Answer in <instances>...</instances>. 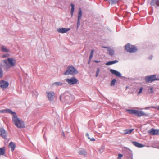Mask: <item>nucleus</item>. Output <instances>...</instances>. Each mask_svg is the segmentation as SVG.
<instances>
[{"label":"nucleus","mask_w":159,"mask_h":159,"mask_svg":"<svg viewBox=\"0 0 159 159\" xmlns=\"http://www.w3.org/2000/svg\"><path fill=\"white\" fill-rule=\"evenodd\" d=\"M94 61L97 63L100 62V61H98V60H94Z\"/></svg>","instance_id":"nucleus-43"},{"label":"nucleus","mask_w":159,"mask_h":159,"mask_svg":"<svg viewBox=\"0 0 159 159\" xmlns=\"http://www.w3.org/2000/svg\"><path fill=\"white\" fill-rule=\"evenodd\" d=\"M68 84L65 83H62V84L61 86H62L63 87H66L67 86Z\"/></svg>","instance_id":"nucleus-37"},{"label":"nucleus","mask_w":159,"mask_h":159,"mask_svg":"<svg viewBox=\"0 0 159 159\" xmlns=\"http://www.w3.org/2000/svg\"><path fill=\"white\" fill-rule=\"evenodd\" d=\"M143 89V87H141L140 88L139 91L138 93V95H139L140 93H141Z\"/></svg>","instance_id":"nucleus-35"},{"label":"nucleus","mask_w":159,"mask_h":159,"mask_svg":"<svg viewBox=\"0 0 159 159\" xmlns=\"http://www.w3.org/2000/svg\"><path fill=\"white\" fill-rule=\"evenodd\" d=\"M47 97L49 100L51 101L53 99V97L54 95V93L53 92H47Z\"/></svg>","instance_id":"nucleus-15"},{"label":"nucleus","mask_w":159,"mask_h":159,"mask_svg":"<svg viewBox=\"0 0 159 159\" xmlns=\"http://www.w3.org/2000/svg\"><path fill=\"white\" fill-rule=\"evenodd\" d=\"M132 144L138 148H142L144 146V145L142 144L139 143L137 142L133 141L132 142Z\"/></svg>","instance_id":"nucleus-19"},{"label":"nucleus","mask_w":159,"mask_h":159,"mask_svg":"<svg viewBox=\"0 0 159 159\" xmlns=\"http://www.w3.org/2000/svg\"><path fill=\"white\" fill-rule=\"evenodd\" d=\"M103 149H104V147L103 146H102L101 147V148L99 149V151L101 152H102Z\"/></svg>","instance_id":"nucleus-39"},{"label":"nucleus","mask_w":159,"mask_h":159,"mask_svg":"<svg viewBox=\"0 0 159 159\" xmlns=\"http://www.w3.org/2000/svg\"><path fill=\"white\" fill-rule=\"evenodd\" d=\"M70 29L69 28H59L57 29V31L61 33H64L67 32L70 30Z\"/></svg>","instance_id":"nucleus-14"},{"label":"nucleus","mask_w":159,"mask_h":159,"mask_svg":"<svg viewBox=\"0 0 159 159\" xmlns=\"http://www.w3.org/2000/svg\"><path fill=\"white\" fill-rule=\"evenodd\" d=\"M150 4L155 8L159 7V0H152L150 2Z\"/></svg>","instance_id":"nucleus-12"},{"label":"nucleus","mask_w":159,"mask_h":159,"mask_svg":"<svg viewBox=\"0 0 159 159\" xmlns=\"http://www.w3.org/2000/svg\"><path fill=\"white\" fill-rule=\"evenodd\" d=\"M86 136L89 139L90 138V137H89V134H88V133H87L86 134Z\"/></svg>","instance_id":"nucleus-40"},{"label":"nucleus","mask_w":159,"mask_h":159,"mask_svg":"<svg viewBox=\"0 0 159 159\" xmlns=\"http://www.w3.org/2000/svg\"><path fill=\"white\" fill-rule=\"evenodd\" d=\"M0 66L1 67H4L6 69L10 68V66L8 64V62L7 59L3 60L1 62Z\"/></svg>","instance_id":"nucleus-8"},{"label":"nucleus","mask_w":159,"mask_h":159,"mask_svg":"<svg viewBox=\"0 0 159 159\" xmlns=\"http://www.w3.org/2000/svg\"><path fill=\"white\" fill-rule=\"evenodd\" d=\"M9 85L8 83L3 80H1L0 81V87L2 88H6Z\"/></svg>","instance_id":"nucleus-10"},{"label":"nucleus","mask_w":159,"mask_h":159,"mask_svg":"<svg viewBox=\"0 0 159 159\" xmlns=\"http://www.w3.org/2000/svg\"><path fill=\"white\" fill-rule=\"evenodd\" d=\"M145 80L146 82L151 83L155 80H159V78H157L156 75H153L145 76Z\"/></svg>","instance_id":"nucleus-6"},{"label":"nucleus","mask_w":159,"mask_h":159,"mask_svg":"<svg viewBox=\"0 0 159 159\" xmlns=\"http://www.w3.org/2000/svg\"><path fill=\"white\" fill-rule=\"evenodd\" d=\"M6 57V56L5 55H4L3 56V57Z\"/></svg>","instance_id":"nucleus-50"},{"label":"nucleus","mask_w":159,"mask_h":159,"mask_svg":"<svg viewBox=\"0 0 159 159\" xmlns=\"http://www.w3.org/2000/svg\"><path fill=\"white\" fill-rule=\"evenodd\" d=\"M152 57H153L152 55H151L150 56V57H149L148 59L150 60H151L152 58Z\"/></svg>","instance_id":"nucleus-42"},{"label":"nucleus","mask_w":159,"mask_h":159,"mask_svg":"<svg viewBox=\"0 0 159 159\" xmlns=\"http://www.w3.org/2000/svg\"><path fill=\"white\" fill-rule=\"evenodd\" d=\"M123 156V155L121 154H119L117 159H121L122 157Z\"/></svg>","instance_id":"nucleus-36"},{"label":"nucleus","mask_w":159,"mask_h":159,"mask_svg":"<svg viewBox=\"0 0 159 159\" xmlns=\"http://www.w3.org/2000/svg\"><path fill=\"white\" fill-rule=\"evenodd\" d=\"M61 101L69 104L72 100V98L70 97V94L69 93H65L60 96Z\"/></svg>","instance_id":"nucleus-3"},{"label":"nucleus","mask_w":159,"mask_h":159,"mask_svg":"<svg viewBox=\"0 0 159 159\" xmlns=\"http://www.w3.org/2000/svg\"><path fill=\"white\" fill-rule=\"evenodd\" d=\"M70 6L71 7V11H70V13H71V17H72L73 16V13H74V5L73 4L71 3L70 4Z\"/></svg>","instance_id":"nucleus-26"},{"label":"nucleus","mask_w":159,"mask_h":159,"mask_svg":"<svg viewBox=\"0 0 159 159\" xmlns=\"http://www.w3.org/2000/svg\"><path fill=\"white\" fill-rule=\"evenodd\" d=\"M90 139V140L91 141H95V139L93 138V137H92V138H90V139Z\"/></svg>","instance_id":"nucleus-38"},{"label":"nucleus","mask_w":159,"mask_h":159,"mask_svg":"<svg viewBox=\"0 0 159 159\" xmlns=\"http://www.w3.org/2000/svg\"><path fill=\"white\" fill-rule=\"evenodd\" d=\"M82 16V11L80 8L79 9L78 14V19H80Z\"/></svg>","instance_id":"nucleus-25"},{"label":"nucleus","mask_w":159,"mask_h":159,"mask_svg":"<svg viewBox=\"0 0 159 159\" xmlns=\"http://www.w3.org/2000/svg\"><path fill=\"white\" fill-rule=\"evenodd\" d=\"M128 158H131V159H133V154L131 151H129L128 153V155L127 156Z\"/></svg>","instance_id":"nucleus-32"},{"label":"nucleus","mask_w":159,"mask_h":159,"mask_svg":"<svg viewBox=\"0 0 159 159\" xmlns=\"http://www.w3.org/2000/svg\"><path fill=\"white\" fill-rule=\"evenodd\" d=\"M9 113L12 115L15 114V112L12 111L11 109L7 108L3 110H0V113Z\"/></svg>","instance_id":"nucleus-16"},{"label":"nucleus","mask_w":159,"mask_h":159,"mask_svg":"<svg viewBox=\"0 0 159 159\" xmlns=\"http://www.w3.org/2000/svg\"><path fill=\"white\" fill-rule=\"evenodd\" d=\"M0 135L3 138H7V132L3 128H0Z\"/></svg>","instance_id":"nucleus-9"},{"label":"nucleus","mask_w":159,"mask_h":159,"mask_svg":"<svg viewBox=\"0 0 159 159\" xmlns=\"http://www.w3.org/2000/svg\"><path fill=\"white\" fill-rule=\"evenodd\" d=\"M78 73L79 72L77 70L72 66H71L67 67V70L64 74L66 75H73L76 74Z\"/></svg>","instance_id":"nucleus-4"},{"label":"nucleus","mask_w":159,"mask_h":159,"mask_svg":"<svg viewBox=\"0 0 159 159\" xmlns=\"http://www.w3.org/2000/svg\"><path fill=\"white\" fill-rule=\"evenodd\" d=\"M1 50L3 52H9V49H7L4 46L2 45L1 47Z\"/></svg>","instance_id":"nucleus-27"},{"label":"nucleus","mask_w":159,"mask_h":159,"mask_svg":"<svg viewBox=\"0 0 159 159\" xmlns=\"http://www.w3.org/2000/svg\"><path fill=\"white\" fill-rule=\"evenodd\" d=\"M62 84V82L61 81L56 82L53 83L52 84V86H53L54 85H55L56 86H61Z\"/></svg>","instance_id":"nucleus-24"},{"label":"nucleus","mask_w":159,"mask_h":159,"mask_svg":"<svg viewBox=\"0 0 159 159\" xmlns=\"http://www.w3.org/2000/svg\"><path fill=\"white\" fill-rule=\"evenodd\" d=\"M105 48H107V51L108 52V54L110 56H112L114 54V51L113 49L109 47H104Z\"/></svg>","instance_id":"nucleus-20"},{"label":"nucleus","mask_w":159,"mask_h":159,"mask_svg":"<svg viewBox=\"0 0 159 159\" xmlns=\"http://www.w3.org/2000/svg\"><path fill=\"white\" fill-rule=\"evenodd\" d=\"M12 120L15 126L18 128H25L24 122L17 117L16 113L12 115Z\"/></svg>","instance_id":"nucleus-1"},{"label":"nucleus","mask_w":159,"mask_h":159,"mask_svg":"<svg viewBox=\"0 0 159 159\" xmlns=\"http://www.w3.org/2000/svg\"><path fill=\"white\" fill-rule=\"evenodd\" d=\"M148 133L149 134L153 135H157L159 134V130H155L154 129H152L149 131Z\"/></svg>","instance_id":"nucleus-17"},{"label":"nucleus","mask_w":159,"mask_h":159,"mask_svg":"<svg viewBox=\"0 0 159 159\" xmlns=\"http://www.w3.org/2000/svg\"><path fill=\"white\" fill-rule=\"evenodd\" d=\"M3 75V71L2 67L0 66V78H2Z\"/></svg>","instance_id":"nucleus-30"},{"label":"nucleus","mask_w":159,"mask_h":159,"mask_svg":"<svg viewBox=\"0 0 159 159\" xmlns=\"http://www.w3.org/2000/svg\"><path fill=\"white\" fill-rule=\"evenodd\" d=\"M91 59H92V58H91V57H89V60H91Z\"/></svg>","instance_id":"nucleus-49"},{"label":"nucleus","mask_w":159,"mask_h":159,"mask_svg":"<svg viewBox=\"0 0 159 159\" xmlns=\"http://www.w3.org/2000/svg\"><path fill=\"white\" fill-rule=\"evenodd\" d=\"M55 159H58V157H56L55 158Z\"/></svg>","instance_id":"nucleus-52"},{"label":"nucleus","mask_w":159,"mask_h":159,"mask_svg":"<svg viewBox=\"0 0 159 159\" xmlns=\"http://www.w3.org/2000/svg\"><path fill=\"white\" fill-rule=\"evenodd\" d=\"M66 81L69 85L75 84L78 81V80L75 77H72L70 79H67Z\"/></svg>","instance_id":"nucleus-7"},{"label":"nucleus","mask_w":159,"mask_h":159,"mask_svg":"<svg viewBox=\"0 0 159 159\" xmlns=\"http://www.w3.org/2000/svg\"><path fill=\"white\" fill-rule=\"evenodd\" d=\"M10 147L11 148V150L12 151H13L16 147V145L12 142H11L9 144V145Z\"/></svg>","instance_id":"nucleus-22"},{"label":"nucleus","mask_w":159,"mask_h":159,"mask_svg":"<svg viewBox=\"0 0 159 159\" xmlns=\"http://www.w3.org/2000/svg\"><path fill=\"white\" fill-rule=\"evenodd\" d=\"M62 135L64 137H65V134L63 131L62 132Z\"/></svg>","instance_id":"nucleus-46"},{"label":"nucleus","mask_w":159,"mask_h":159,"mask_svg":"<svg viewBox=\"0 0 159 159\" xmlns=\"http://www.w3.org/2000/svg\"><path fill=\"white\" fill-rule=\"evenodd\" d=\"M110 71L112 74L115 75L117 77H121V74L115 70L111 69L110 70Z\"/></svg>","instance_id":"nucleus-13"},{"label":"nucleus","mask_w":159,"mask_h":159,"mask_svg":"<svg viewBox=\"0 0 159 159\" xmlns=\"http://www.w3.org/2000/svg\"><path fill=\"white\" fill-rule=\"evenodd\" d=\"M116 80L115 79H113L111 81L110 83V85L111 86H113L115 85L116 83Z\"/></svg>","instance_id":"nucleus-29"},{"label":"nucleus","mask_w":159,"mask_h":159,"mask_svg":"<svg viewBox=\"0 0 159 159\" xmlns=\"http://www.w3.org/2000/svg\"><path fill=\"white\" fill-rule=\"evenodd\" d=\"M94 50H93V49L91 50V51L90 54L93 55V53L94 52Z\"/></svg>","instance_id":"nucleus-41"},{"label":"nucleus","mask_w":159,"mask_h":159,"mask_svg":"<svg viewBox=\"0 0 159 159\" xmlns=\"http://www.w3.org/2000/svg\"><path fill=\"white\" fill-rule=\"evenodd\" d=\"M90 60H89V61H88V64H89V63H90Z\"/></svg>","instance_id":"nucleus-51"},{"label":"nucleus","mask_w":159,"mask_h":159,"mask_svg":"<svg viewBox=\"0 0 159 159\" xmlns=\"http://www.w3.org/2000/svg\"><path fill=\"white\" fill-rule=\"evenodd\" d=\"M118 61L117 60H115L113 61H109L107 62L105 64L107 66L110 65L117 63L118 62Z\"/></svg>","instance_id":"nucleus-21"},{"label":"nucleus","mask_w":159,"mask_h":159,"mask_svg":"<svg viewBox=\"0 0 159 159\" xmlns=\"http://www.w3.org/2000/svg\"><path fill=\"white\" fill-rule=\"evenodd\" d=\"M93 57V55H92V54H90V56H89V57L92 58Z\"/></svg>","instance_id":"nucleus-45"},{"label":"nucleus","mask_w":159,"mask_h":159,"mask_svg":"<svg viewBox=\"0 0 159 159\" xmlns=\"http://www.w3.org/2000/svg\"><path fill=\"white\" fill-rule=\"evenodd\" d=\"M134 130V129H126L124 131V134H129Z\"/></svg>","instance_id":"nucleus-28"},{"label":"nucleus","mask_w":159,"mask_h":159,"mask_svg":"<svg viewBox=\"0 0 159 159\" xmlns=\"http://www.w3.org/2000/svg\"><path fill=\"white\" fill-rule=\"evenodd\" d=\"M156 109H157V110H159V106L158 107H156Z\"/></svg>","instance_id":"nucleus-44"},{"label":"nucleus","mask_w":159,"mask_h":159,"mask_svg":"<svg viewBox=\"0 0 159 159\" xmlns=\"http://www.w3.org/2000/svg\"><path fill=\"white\" fill-rule=\"evenodd\" d=\"M100 71V68L99 67H98L97 68V71L96 72V75H95V76L96 77H97L98 76V74H99Z\"/></svg>","instance_id":"nucleus-33"},{"label":"nucleus","mask_w":159,"mask_h":159,"mask_svg":"<svg viewBox=\"0 0 159 159\" xmlns=\"http://www.w3.org/2000/svg\"><path fill=\"white\" fill-rule=\"evenodd\" d=\"M156 148H159V145L158 146H157L156 147Z\"/></svg>","instance_id":"nucleus-48"},{"label":"nucleus","mask_w":159,"mask_h":159,"mask_svg":"<svg viewBox=\"0 0 159 159\" xmlns=\"http://www.w3.org/2000/svg\"><path fill=\"white\" fill-rule=\"evenodd\" d=\"M35 94L36 95V96H37L38 95V93L36 92H35Z\"/></svg>","instance_id":"nucleus-47"},{"label":"nucleus","mask_w":159,"mask_h":159,"mask_svg":"<svg viewBox=\"0 0 159 159\" xmlns=\"http://www.w3.org/2000/svg\"><path fill=\"white\" fill-rule=\"evenodd\" d=\"M5 148L3 147L0 148V156L3 155L5 154Z\"/></svg>","instance_id":"nucleus-23"},{"label":"nucleus","mask_w":159,"mask_h":159,"mask_svg":"<svg viewBox=\"0 0 159 159\" xmlns=\"http://www.w3.org/2000/svg\"><path fill=\"white\" fill-rule=\"evenodd\" d=\"M7 60L8 62V64L9 63V66H10V67L14 66L15 63L16 62L15 59L13 58H8Z\"/></svg>","instance_id":"nucleus-11"},{"label":"nucleus","mask_w":159,"mask_h":159,"mask_svg":"<svg viewBox=\"0 0 159 159\" xmlns=\"http://www.w3.org/2000/svg\"><path fill=\"white\" fill-rule=\"evenodd\" d=\"M80 19H77V28L76 29H77L79 27L80 25Z\"/></svg>","instance_id":"nucleus-34"},{"label":"nucleus","mask_w":159,"mask_h":159,"mask_svg":"<svg viewBox=\"0 0 159 159\" xmlns=\"http://www.w3.org/2000/svg\"><path fill=\"white\" fill-rule=\"evenodd\" d=\"M153 87H150L149 89H148V92L149 93H154V91H153Z\"/></svg>","instance_id":"nucleus-31"},{"label":"nucleus","mask_w":159,"mask_h":159,"mask_svg":"<svg viewBox=\"0 0 159 159\" xmlns=\"http://www.w3.org/2000/svg\"><path fill=\"white\" fill-rule=\"evenodd\" d=\"M125 49L127 52L133 53L136 52L138 49L134 45H131L130 43H128L125 46Z\"/></svg>","instance_id":"nucleus-5"},{"label":"nucleus","mask_w":159,"mask_h":159,"mask_svg":"<svg viewBox=\"0 0 159 159\" xmlns=\"http://www.w3.org/2000/svg\"><path fill=\"white\" fill-rule=\"evenodd\" d=\"M78 153L80 155H83L84 156H86L87 155L86 151L84 149H80L78 151Z\"/></svg>","instance_id":"nucleus-18"},{"label":"nucleus","mask_w":159,"mask_h":159,"mask_svg":"<svg viewBox=\"0 0 159 159\" xmlns=\"http://www.w3.org/2000/svg\"><path fill=\"white\" fill-rule=\"evenodd\" d=\"M126 111L128 112L129 113L132 114H134L135 116L140 117L143 116H149L148 114H145L143 111H139L134 109H127Z\"/></svg>","instance_id":"nucleus-2"}]
</instances>
